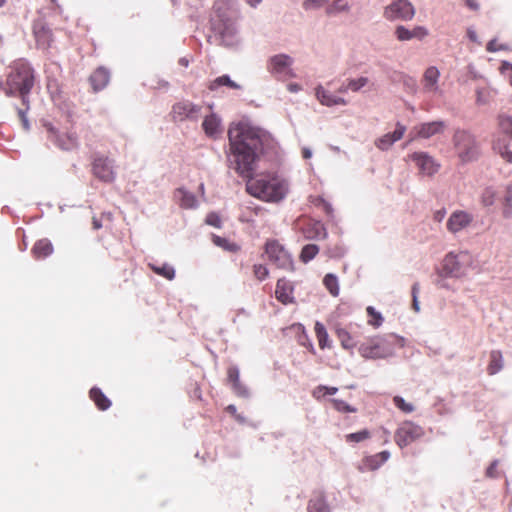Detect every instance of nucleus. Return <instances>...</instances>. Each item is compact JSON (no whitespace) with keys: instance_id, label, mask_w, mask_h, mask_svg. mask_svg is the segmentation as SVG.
Instances as JSON below:
<instances>
[{"instance_id":"1","label":"nucleus","mask_w":512,"mask_h":512,"mask_svg":"<svg viewBox=\"0 0 512 512\" xmlns=\"http://www.w3.org/2000/svg\"><path fill=\"white\" fill-rule=\"evenodd\" d=\"M228 139L227 165L246 181V191L265 202L283 200L288 192L286 180L269 174L253 177L261 156L272 159L278 155L274 137L264 129L238 122L229 127Z\"/></svg>"},{"instance_id":"2","label":"nucleus","mask_w":512,"mask_h":512,"mask_svg":"<svg viewBox=\"0 0 512 512\" xmlns=\"http://www.w3.org/2000/svg\"><path fill=\"white\" fill-rule=\"evenodd\" d=\"M34 83V69L28 61L20 59L14 62L7 74L4 93L7 97L19 96L22 104L28 105Z\"/></svg>"},{"instance_id":"3","label":"nucleus","mask_w":512,"mask_h":512,"mask_svg":"<svg viewBox=\"0 0 512 512\" xmlns=\"http://www.w3.org/2000/svg\"><path fill=\"white\" fill-rule=\"evenodd\" d=\"M405 345V339L394 333L377 335L367 339L358 347L359 354L369 360L387 359L395 355L397 348Z\"/></svg>"},{"instance_id":"4","label":"nucleus","mask_w":512,"mask_h":512,"mask_svg":"<svg viewBox=\"0 0 512 512\" xmlns=\"http://www.w3.org/2000/svg\"><path fill=\"white\" fill-rule=\"evenodd\" d=\"M211 29L215 38L223 46L234 48L240 44L236 23L227 9L215 8L214 15L211 17Z\"/></svg>"},{"instance_id":"5","label":"nucleus","mask_w":512,"mask_h":512,"mask_svg":"<svg viewBox=\"0 0 512 512\" xmlns=\"http://www.w3.org/2000/svg\"><path fill=\"white\" fill-rule=\"evenodd\" d=\"M472 264V256L467 251H460L459 253H448L442 262V268L438 270L439 277H454L459 278L466 274L468 268Z\"/></svg>"},{"instance_id":"6","label":"nucleus","mask_w":512,"mask_h":512,"mask_svg":"<svg viewBox=\"0 0 512 512\" xmlns=\"http://www.w3.org/2000/svg\"><path fill=\"white\" fill-rule=\"evenodd\" d=\"M453 144L463 162L475 160L479 154L476 138L468 130L457 129L453 135Z\"/></svg>"},{"instance_id":"7","label":"nucleus","mask_w":512,"mask_h":512,"mask_svg":"<svg viewBox=\"0 0 512 512\" xmlns=\"http://www.w3.org/2000/svg\"><path fill=\"white\" fill-rule=\"evenodd\" d=\"M294 60L291 56L281 53L271 56L266 65L267 71L278 80H285L294 77L292 65Z\"/></svg>"},{"instance_id":"8","label":"nucleus","mask_w":512,"mask_h":512,"mask_svg":"<svg viewBox=\"0 0 512 512\" xmlns=\"http://www.w3.org/2000/svg\"><path fill=\"white\" fill-rule=\"evenodd\" d=\"M415 13V7L410 1L393 0L384 8L383 17L388 21H410Z\"/></svg>"},{"instance_id":"9","label":"nucleus","mask_w":512,"mask_h":512,"mask_svg":"<svg viewBox=\"0 0 512 512\" xmlns=\"http://www.w3.org/2000/svg\"><path fill=\"white\" fill-rule=\"evenodd\" d=\"M423 435L424 429L420 425L412 421H404L397 428L394 439L400 448H404Z\"/></svg>"},{"instance_id":"10","label":"nucleus","mask_w":512,"mask_h":512,"mask_svg":"<svg viewBox=\"0 0 512 512\" xmlns=\"http://www.w3.org/2000/svg\"><path fill=\"white\" fill-rule=\"evenodd\" d=\"M266 254L269 260L278 268L293 270V259L289 252L277 241H270L266 244Z\"/></svg>"},{"instance_id":"11","label":"nucleus","mask_w":512,"mask_h":512,"mask_svg":"<svg viewBox=\"0 0 512 512\" xmlns=\"http://www.w3.org/2000/svg\"><path fill=\"white\" fill-rule=\"evenodd\" d=\"M202 107L188 100L177 102L172 107V118L175 122L186 120L196 122L201 115Z\"/></svg>"},{"instance_id":"12","label":"nucleus","mask_w":512,"mask_h":512,"mask_svg":"<svg viewBox=\"0 0 512 512\" xmlns=\"http://www.w3.org/2000/svg\"><path fill=\"white\" fill-rule=\"evenodd\" d=\"M92 171L94 176L103 182H112L116 178L113 160L108 157H96L93 161Z\"/></svg>"},{"instance_id":"13","label":"nucleus","mask_w":512,"mask_h":512,"mask_svg":"<svg viewBox=\"0 0 512 512\" xmlns=\"http://www.w3.org/2000/svg\"><path fill=\"white\" fill-rule=\"evenodd\" d=\"M473 220L474 217L471 213L465 210H455L449 216L446 227L450 233L457 234L469 227Z\"/></svg>"},{"instance_id":"14","label":"nucleus","mask_w":512,"mask_h":512,"mask_svg":"<svg viewBox=\"0 0 512 512\" xmlns=\"http://www.w3.org/2000/svg\"><path fill=\"white\" fill-rule=\"evenodd\" d=\"M48 133V138L62 150H71L77 146V138L73 134H59L55 127L50 124H44Z\"/></svg>"},{"instance_id":"15","label":"nucleus","mask_w":512,"mask_h":512,"mask_svg":"<svg viewBox=\"0 0 512 512\" xmlns=\"http://www.w3.org/2000/svg\"><path fill=\"white\" fill-rule=\"evenodd\" d=\"M410 158L423 175L432 176L439 169V164L426 152H414L410 155Z\"/></svg>"},{"instance_id":"16","label":"nucleus","mask_w":512,"mask_h":512,"mask_svg":"<svg viewBox=\"0 0 512 512\" xmlns=\"http://www.w3.org/2000/svg\"><path fill=\"white\" fill-rule=\"evenodd\" d=\"M440 71L435 66L428 67L423 75V90L427 93L442 94L438 85Z\"/></svg>"},{"instance_id":"17","label":"nucleus","mask_w":512,"mask_h":512,"mask_svg":"<svg viewBox=\"0 0 512 512\" xmlns=\"http://www.w3.org/2000/svg\"><path fill=\"white\" fill-rule=\"evenodd\" d=\"M394 34L399 41L422 40L428 35V30L424 26H415L410 30L403 25H398Z\"/></svg>"},{"instance_id":"18","label":"nucleus","mask_w":512,"mask_h":512,"mask_svg":"<svg viewBox=\"0 0 512 512\" xmlns=\"http://www.w3.org/2000/svg\"><path fill=\"white\" fill-rule=\"evenodd\" d=\"M446 123L442 120L421 123L415 127L416 134L420 138L428 139L444 131Z\"/></svg>"},{"instance_id":"19","label":"nucleus","mask_w":512,"mask_h":512,"mask_svg":"<svg viewBox=\"0 0 512 512\" xmlns=\"http://www.w3.org/2000/svg\"><path fill=\"white\" fill-rule=\"evenodd\" d=\"M174 198L178 205L183 209H196L199 206V201L196 195L184 187H180L175 190Z\"/></svg>"},{"instance_id":"20","label":"nucleus","mask_w":512,"mask_h":512,"mask_svg":"<svg viewBox=\"0 0 512 512\" xmlns=\"http://www.w3.org/2000/svg\"><path fill=\"white\" fill-rule=\"evenodd\" d=\"M406 131L405 126L397 123L393 132L387 133L376 141V146L380 150H388L396 141L400 140Z\"/></svg>"},{"instance_id":"21","label":"nucleus","mask_w":512,"mask_h":512,"mask_svg":"<svg viewBox=\"0 0 512 512\" xmlns=\"http://www.w3.org/2000/svg\"><path fill=\"white\" fill-rule=\"evenodd\" d=\"M315 96L322 105L327 107L347 104V101L344 98L330 93L329 91L325 90L324 87L321 85L316 87Z\"/></svg>"},{"instance_id":"22","label":"nucleus","mask_w":512,"mask_h":512,"mask_svg":"<svg viewBox=\"0 0 512 512\" xmlns=\"http://www.w3.org/2000/svg\"><path fill=\"white\" fill-rule=\"evenodd\" d=\"M89 81L95 92L103 90L110 81V72L105 67H98L90 76Z\"/></svg>"},{"instance_id":"23","label":"nucleus","mask_w":512,"mask_h":512,"mask_svg":"<svg viewBox=\"0 0 512 512\" xmlns=\"http://www.w3.org/2000/svg\"><path fill=\"white\" fill-rule=\"evenodd\" d=\"M292 294H293V287L290 284V282L284 278L279 279L277 281L276 290H275V296H276L277 300L280 301L281 303H283L284 305H287L294 301Z\"/></svg>"},{"instance_id":"24","label":"nucleus","mask_w":512,"mask_h":512,"mask_svg":"<svg viewBox=\"0 0 512 512\" xmlns=\"http://www.w3.org/2000/svg\"><path fill=\"white\" fill-rule=\"evenodd\" d=\"M53 251V245L47 238L38 240L32 248V253L37 259L46 258L50 256Z\"/></svg>"},{"instance_id":"25","label":"nucleus","mask_w":512,"mask_h":512,"mask_svg":"<svg viewBox=\"0 0 512 512\" xmlns=\"http://www.w3.org/2000/svg\"><path fill=\"white\" fill-rule=\"evenodd\" d=\"M202 127L207 136L216 137L220 132V119L212 113L204 118Z\"/></svg>"},{"instance_id":"26","label":"nucleus","mask_w":512,"mask_h":512,"mask_svg":"<svg viewBox=\"0 0 512 512\" xmlns=\"http://www.w3.org/2000/svg\"><path fill=\"white\" fill-rule=\"evenodd\" d=\"M222 86H227V87H229L231 89H235V90H239L242 88L241 85H239L238 83L233 81L229 75L224 74V75H221V76L215 78L214 80H212L208 85V89L210 91H216L217 89H219Z\"/></svg>"},{"instance_id":"27","label":"nucleus","mask_w":512,"mask_h":512,"mask_svg":"<svg viewBox=\"0 0 512 512\" xmlns=\"http://www.w3.org/2000/svg\"><path fill=\"white\" fill-rule=\"evenodd\" d=\"M308 512H330V508L323 494L318 493L309 500Z\"/></svg>"},{"instance_id":"28","label":"nucleus","mask_w":512,"mask_h":512,"mask_svg":"<svg viewBox=\"0 0 512 512\" xmlns=\"http://www.w3.org/2000/svg\"><path fill=\"white\" fill-rule=\"evenodd\" d=\"M90 398L94 401L96 406L105 411L111 406V401L105 396V394L98 387H93L90 390Z\"/></svg>"},{"instance_id":"29","label":"nucleus","mask_w":512,"mask_h":512,"mask_svg":"<svg viewBox=\"0 0 512 512\" xmlns=\"http://www.w3.org/2000/svg\"><path fill=\"white\" fill-rule=\"evenodd\" d=\"M149 267L154 273L168 280H173L175 278V269L172 265L168 263H163L161 265H158L156 263H149Z\"/></svg>"},{"instance_id":"30","label":"nucleus","mask_w":512,"mask_h":512,"mask_svg":"<svg viewBox=\"0 0 512 512\" xmlns=\"http://www.w3.org/2000/svg\"><path fill=\"white\" fill-rule=\"evenodd\" d=\"M38 46L48 48L52 41V34L49 28L42 26L41 28L35 27L34 30Z\"/></svg>"},{"instance_id":"31","label":"nucleus","mask_w":512,"mask_h":512,"mask_svg":"<svg viewBox=\"0 0 512 512\" xmlns=\"http://www.w3.org/2000/svg\"><path fill=\"white\" fill-rule=\"evenodd\" d=\"M502 215L505 219L512 218V184L505 188V194L502 199Z\"/></svg>"},{"instance_id":"32","label":"nucleus","mask_w":512,"mask_h":512,"mask_svg":"<svg viewBox=\"0 0 512 512\" xmlns=\"http://www.w3.org/2000/svg\"><path fill=\"white\" fill-rule=\"evenodd\" d=\"M336 335L341 346L346 350H352L357 345V342L353 339L351 334L344 328H337Z\"/></svg>"},{"instance_id":"33","label":"nucleus","mask_w":512,"mask_h":512,"mask_svg":"<svg viewBox=\"0 0 512 512\" xmlns=\"http://www.w3.org/2000/svg\"><path fill=\"white\" fill-rule=\"evenodd\" d=\"M503 368V357L499 350H493L490 354V364L488 366V372L490 375H494L501 371Z\"/></svg>"},{"instance_id":"34","label":"nucleus","mask_w":512,"mask_h":512,"mask_svg":"<svg viewBox=\"0 0 512 512\" xmlns=\"http://www.w3.org/2000/svg\"><path fill=\"white\" fill-rule=\"evenodd\" d=\"M314 330H315L316 337L318 339L319 347L321 349L329 348L330 347L329 336H328L325 326L321 322H316Z\"/></svg>"},{"instance_id":"35","label":"nucleus","mask_w":512,"mask_h":512,"mask_svg":"<svg viewBox=\"0 0 512 512\" xmlns=\"http://www.w3.org/2000/svg\"><path fill=\"white\" fill-rule=\"evenodd\" d=\"M497 197V192L492 186H488L483 189L480 195V202L484 207H490L494 205Z\"/></svg>"},{"instance_id":"36","label":"nucleus","mask_w":512,"mask_h":512,"mask_svg":"<svg viewBox=\"0 0 512 512\" xmlns=\"http://www.w3.org/2000/svg\"><path fill=\"white\" fill-rule=\"evenodd\" d=\"M323 283L332 296L339 295L338 278L335 274H332V273L326 274L323 279Z\"/></svg>"},{"instance_id":"37","label":"nucleus","mask_w":512,"mask_h":512,"mask_svg":"<svg viewBox=\"0 0 512 512\" xmlns=\"http://www.w3.org/2000/svg\"><path fill=\"white\" fill-rule=\"evenodd\" d=\"M382 462L379 461L377 454L368 456L364 459L362 465L359 466L361 472L374 471L382 466Z\"/></svg>"},{"instance_id":"38","label":"nucleus","mask_w":512,"mask_h":512,"mask_svg":"<svg viewBox=\"0 0 512 512\" xmlns=\"http://www.w3.org/2000/svg\"><path fill=\"white\" fill-rule=\"evenodd\" d=\"M319 252V247L316 244H307L302 248L300 253V260L303 263L311 261Z\"/></svg>"},{"instance_id":"39","label":"nucleus","mask_w":512,"mask_h":512,"mask_svg":"<svg viewBox=\"0 0 512 512\" xmlns=\"http://www.w3.org/2000/svg\"><path fill=\"white\" fill-rule=\"evenodd\" d=\"M498 125L501 132L512 139V117L500 114L498 116Z\"/></svg>"},{"instance_id":"40","label":"nucleus","mask_w":512,"mask_h":512,"mask_svg":"<svg viewBox=\"0 0 512 512\" xmlns=\"http://www.w3.org/2000/svg\"><path fill=\"white\" fill-rule=\"evenodd\" d=\"M493 149L497 152L506 162L512 164V151L501 140L494 142Z\"/></svg>"},{"instance_id":"41","label":"nucleus","mask_w":512,"mask_h":512,"mask_svg":"<svg viewBox=\"0 0 512 512\" xmlns=\"http://www.w3.org/2000/svg\"><path fill=\"white\" fill-rule=\"evenodd\" d=\"M366 311L367 314L371 317V319L368 321V324L375 328L380 327L384 321L382 314L376 311L373 306H368Z\"/></svg>"},{"instance_id":"42","label":"nucleus","mask_w":512,"mask_h":512,"mask_svg":"<svg viewBox=\"0 0 512 512\" xmlns=\"http://www.w3.org/2000/svg\"><path fill=\"white\" fill-rule=\"evenodd\" d=\"M349 9L350 7L347 3L337 2V0H335L333 4H330L326 7L325 12L328 16H335L341 12H346Z\"/></svg>"},{"instance_id":"43","label":"nucleus","mask_w":512,"mask_h":512,"mask_svg":"<svg viewBox=\"0 0 512 512\" xmlns=\"http://www.w3.org/2000/svg\"><path fill=\"white\" fill-rule=\"evenodd\" d=\"M491 98V91L486 87H478L476 89V103L477 105H486Z\"/></svg>"},{"instance_id":"44","label":"nucleus","mask_w":512,"mask_h":512,"mask_svg":"<svg viewBox=\"0 0 512 512\" xmlns=\"http://www.w3.org/2000/svg\"><path fill=\"white\" fill-rule=\"evenodd\" d=\"M330 401L333 404L334 409L340 413H355L357 411L355 407L349 405L343 400L331 399Z\"/></svg>"},{"instance_id":"45","label":"nucleus","mask_w":512,"mask_h":512,"mask_svg":"<svg viewBox=\"0 0 512 512\" xmlns=\"http://www.w3.org/2000/svg\"><path fill=\"white\" fill-rule=\"evenodd\" d=\"M393 403L398 409H400L404 413H412L415 410L413 404L407 403L405 399L399 395L394 396Z\"/></svg>"},{"instance_id":"46","label":"nucleus","mask_w":512,"mask_h":512,"mask_svg":"<svg viewBox=\"0 0 512 512\" xmlns=\"http://www.w3.org/2000/svg\"><path fill=\"white\" fill-rule=\"evenodd\" d=\"M232 385L233 392L242 398H249L250 391L246 385H244L241 381L234 382Z\"/></svg>"},{"instance_id":"47","label":"nucleus","mask_w":512,"mask_h":512,"mask_svg":"<svg viewBox=\"0 0 512 512\" xmlns=\"http://www.w3.org/2000/svg\"><path fill=\"white\" fill-rule=\"evenodd\" d=\"M369 436H370L369 431L364 429V430H361V431H358V432H355V433L348 434L346 436V441L347 442L359 443V442L364 441L367 438H369Z\"/></svg>"},{"instance_id":"48","label":"nucleus","mask_w":512,"mask_h":512,"mask_svg":"<svg viewBox=\"0 0 512 512\" xmlns=\"http://www.w3.org/2000/svg\"><path fill=\"white\" fill-rule=\"evenodd\" d=\"M328 3L329 0H305L302 3V7L306 11L317 10Z\"/></svg>"},{"instance_id":"49","label":"nucleus","mask_w":512,"mask_h":512,"mask_svg":"<svg viewBox=\"0 0 512 512\" xmlns=\"http://www.w3.org/2000/svg\"><path fill=\"white\" fill-rule=\"evenodd\" d=\"M24 108H18L17 109V113H18V116L22 122V126L25 130H29L30 129V123H29V120L27 118V113H28V110L30 109V102L27 104H23Z\"/></svg>"},{"instance_id":"50","label":"nucleus","mask_w":512,"mask_h":512,"mask_svg":"<svg viewBox=\"0 0 512 512\" xmlns=\"http://www.w3.org/2000/svg\"><path fill=\"white\" fill-rule=\"evenodd\" d=\"M369 82L367 77H360L358 79H350L348 81V87L353 92H358L361 88H363Z\"/></svg>"},{"instance_id":"51","label":"nucleus","mask_w":512,"mask_h":512,"mask_svg":"<svg viewBox=\"0 0 512 512\" xmlns=\"http://www.w3.org/2000/svg\"><path fill=\"white\" fill-rule=\"evenodd\" d=\"M213 243L227 251H233L235 248V245L231 244L226 238L217 235H213Z\"/></svg>"},{"instance_id":"52","label":"nucleus","mask_w":512,"mask_h":512,"mask_svg":"<svg viewBox=\"0 0 512 512\" xmlns=\"http://www.w3.org/2000/svg\"><path fill=\"white\" fill-rule=\"evenodd\" d=\"M419 292H420V285L418 282H415L412 285L411 294H412V306L416 312L420 311V305H419V301H418Z\"/></svg>"},{"instance_id":"53","label":"nucleus","mask_w":512,"mask_h":512,"mask_svg":"<svg viewBox=\"0 0 512 512\" xmlns=\"http://www.w3.org/2000/svg\"><path fill=\"white\" fill-rule=\"evenodd\" d=\"M169 86L170 84L168 81L159 77H155L150 81V87L153 89L167 91L169 89Z\"/></svg>"},{"instance_id":"54","label":"nucleus","mask_w":512,"mask_h":512,"mask_svg":"<svg viewBox=\"0 0 512 512\" xmlns=\"http://www.w3.org/2000/svg\"><path fill=\"white\" fill-rule=\"evenodd\" d=\"M205 222H206V224L216 227V228L221 227V219H220L219 215L215 212H210L206 216Z\"/></svg>"},{"instance_id":"55","label":"nucleus","mask_w":512,"mask_h":512,"mask_svg":"<svg viewBox=\"0 0 512 512\" xmlns=\"http://www.w3.org/2000/svg\"><path fill=\"white\" fill-rule=\"evenodd\" d=\"M228 381L233 384L234 382L240 381V371L237 366H230L227 372Z\"/></svg>"},{"instance_id":"56","label":"nucleus","mask_w":512,"mask_h":512,"mask_svg":"<svg viewBox=\"0 0 512 512\" xmlns=\"http://www.w3.org/2000/svg\"><path fill=\"white\" fill-rule=\"evenodd\" d=\"M269 272L264 265H254V275L259 280H264L268 276Z\"/></svg>"},{"instance_id":"57","label":"nucleus","mask_w":512,"mask_h":512,"mask_svg":"<svg viewBox=\"0 0 512 512\" xmlns=\"http://www.w3.org/2000/svg\"><path fill=\"white\" fill-rule=\"evenodd\" d=\"M486 49L488 52H496L499 50H504L506 47L504 45H497L496 39H492L487 43Z\"/></svg>"},{"instance_id":"58","label":"nucleus","mask_w":512,"mask_h":512,"mask_svg":"<svg viewBox=\"0 0 512 512\" xmlns=\"http://www.w3.org/2000/svg\"><path fill=\"white\" fill-rule=\"evenodd\" d=\"M403 84L411 92H413V93L416 92V90H417V83H416V80L414 78L405 77V79L403 81Z\"/></svg>"},{"instance_id":"59","label":"nucleus","mask_w":512,"mask_h":512,"mask_svg":"<svg viewBox=\"0 0 512 512\" xmlns=\"http://www.w3.org/2000/svg\"><path fill=\"white\" fill-rule=\"evenodd\" d=\"M498 465V460H494L490 466L486 470V475L491 478L497 477L496 468Z\"/></svg>"},{"instance_id":"60","label":"nucleus","mask_w":512,"mask_h":512,"mask_svg":"<svg viewBox=\"0 0 512 512\" xmlns=\"http://www.w3.org/2000/svg\"><path fill=\"white\" fill-rule=\"evenodd\" d=\"M445 216H446V209L445 208H441V209H439V210L434 212L433 219H434V221L440 223V222L443 221Z\"/></svg>"},{"instance_id":"61","label":"nucleus","mask_w":512,"mask_h":512,"mask_svg":"<svg viewBox=\"0 0 512 512\" xmlns=\"http://www.w3.org/2000/svg\"><path fill=\"white\" fill-rule=\"evenodd\" d=\"M325 385H318L312 392V395L316 399H321L322 397L326 396L324 394Z\"/></svg>"},{"instance_id":"62","label":"nucleus","mask_w":512,"mask_h":512,"mask_svg":"<svg viewBox=\"0 0 512 512\" xmlns=\"http://www.w3.org/2000/svg\"><path fill=\"white\" fill-rule=\"evenodd\" d=\"M316 237L317 239H324L327 237V232L325 228L320 224L316 225Z\"/></svg>"},{"instance_id":"63","label":"nucleus","mask_w":512,"mask_h":512,"mask_svg":"<svg viewBox=\"0 0 512 512\" xmlns=\"http://www.w3.org/2000/svg\"><path fill=\"white\" fill-rule=\"evenodd\" d=\"M467 36H468V38H469V40H470V41L475 42V43H478V42H479V41H478L477 33H476V31H475L474 29L469 28V29L467 30Z\"/></svg>"},{"instance_id":"64","label":"nucleus","mask_w":512,"mask_h":512,"mask_svg":"<svg viewBox=\"0 0 512 512\" xmlns=\"http://www.w3.org/2000/svg\"><path fill=\"white\" fill-rule=\"evenodd\" d=\"M501 69H502V71L511 70V74L509 77H510V83L512 85V64L507 61H504L502 63Z\"/></svg>"}]
</instances>
